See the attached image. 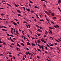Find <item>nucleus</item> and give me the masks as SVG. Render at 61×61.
Segmentation results:
<instances>
[{
  "label": "nucleus",
  "mask_w": 61,
  "mask_h": 61,
  "mask_svg": "<svg viewBox=\"0 0 61 61\" xmlns=\"http://www.w3.org/2000/svg\"><path fill=\"white\" fill-rule=\"evenodd\" d=\"M13 24H14V25H15V26H16V25H17V23L15 22H13Z\"/></svg>",
  "instance_id": "nucleus-1"
},
{
  "label": "nucleus",
  "mask_w": 61,
  "mask_h": 61,
  "mask_svg": "<svg viewBox=\"0 0 61 61\" xmlns=\"http://www.w3.org/2000/svg\"><path fill=\"white\" fill-rule=\"evenodd\" d=\"M37 31H39V32H42V30H41L40 29H38Z\"/></svg>",
  "instance_id": "nucleus-2"
},
{
  "label": "nucleus",
  "mask_w": 61,
  "mask_h": 61,
  "mask_svg": "<svg viewBox=\"0 0 61 61\" xmlns=\"http://www.w3.org/2000/svg\"><path fill=\"white\" fill-rule=\"evenodd\" d=\"M51 15L52 16H54V13L53 12L51 13Z\"/></svg>",
  "instance_id": "nucleus-3"
},
{
  "label": "nucleus",
  "mask_w": 61,
  "mask_h": 61,
  "mask_svg": "<svg viewBox=\"0 0 61 61\" xmlns=\"http://www.w3.org/2000/svg\"><path fill=\"white\" fill-rule=\"evenodd\" d=\"M19 13H21V11L19 10H16Z\"/></svg>",
  "instance_id": "nucleus-4"
},
{
  "label": "nucleus",
  "mask_w": 61,
  "mask_h": 61,
  "mask_svg": "<svg viewBox=\"0 0 61 61\" xmlns=\"http://www.w3.org/2000/svg\"><path fill=\"white\" fill-rule=\"evenodd\" d=\"M17 46H19V47H20L21 46L20 45H19V44L18 43H17Z\"/></svg>",
  "instance_id": "nucleus-5"
},
{
  "label": "nucleus",
  "mask_w": 61,
  "mask_h": 61,
  "mask_svg": "<svg viewBox=\"0 0 61 61\" xmlns=\"http://www.w3.org/2000/svg\"><path fill=\"white\" fill-rule=\"evenodd\" d=\"M37 42V43H40V41L39 40H38Z\"/></svg>",
  "instance_id": "nucleus-6"
},
{
  "label": "nucleus",
  "mask_w": 61,
  "mask_h": 61,
  "mask_svg": "<svg viewBox=\"0 0 61 61\" xmlns=\"http://www.w3.org/2000/svg\"><path fill=\"white\" fill-rule=\"evenodd\" d=\"M30 45V43L28 42V43H27V45Z\"/></svg>",
  "instance_id": "nucleus-7"
},
{
  "label": "nucleus",
  "mask_w": 61,
  "mask_h": 61,
  "mask_svg": "<svg viewBox=\"0 0 61 61\" xmlns=\"http://www.w3.org/2000/svg\"><path fill=\"white\" fill-rule=\"evenodd\" d=\"M16 33L17 34H19V33L18 32V31H17V30L16 31Z\"/></svg>",
  "instance_id": "nucleus-8"
},
{
  "label": "nucleus",
  "mask_w": 61,
  "mask_h": 61,
  "mask_svg": "<svg viewBox=\"0 0 61 61\" xmlns=\"http://www.w3.org/2000/svg\"><path fill=\"white\" fill-rule=\"evenodd\" d=\"M34 20L35 21V22H37V20H36V19H34Z\"/></svg>",
  "instance_id": "nucleus-9"
},
{
  "label": "nucleus",
  "mask_w": 61,
  "mask_h": 61,
  "mask_svg": "<svg viewBox=\"0 0 61 61\" xmlns=\"http://www.w3.org/2000/svg\"><path fill=\"white\" fill-rule=\"evenodd\" d=\"M36 16H37V18H39V17H38V15L37 14L36 15Z\"/></svg>",
  "instance_id": "nucleus-10"
},
{
  "label": "nucleus",
  "mask_w": 61,
  "mask_h": 61,
  "mask_svg": "<svg viewBox=\"0 0 61 61\" xmlns=\"http://www.w3.org/2000/svg\"><path fill=\"white\" fill-rule=\"evenodd\" d=\"M49 28H50V29H54V28H52L50 27H49Z\"/></svg>",
  "instance_id": "nucleus-11"
},
{
  "label": "nucleus",
  "mask_w": 61,
  "mask_h": 61,
  "mask_svg": "<svg viewBox=\"0 0 61 61\" xmlns=\"http://www.w3.org/2000/svg\"><path fill=\"white\" fill-rule=\"evenodd\" d=\"M21 46H24V43H21Z\"/></svg>",
  "instance_id": "nucleus-12"
},
{
  "label": "nucleus",
  "mask_w": 61,
  "mask_h": 61,
  "mask_svg": "<svg viewBox=\"0 0 61 61\" xmlns=\"http://www.w3.org/2000/svg\"><path fill=\"white\" fill-rule=\"evenodd\" d=\"M58 9H59V10L60 11V12H61V10H60V8L58 7Z\"/></svg>",
  "instance_id": "nucleus-13"
},
{
  "label": "nucleus",
  "mask_w": 61,
  "mask_h": 61,
  "mask_svg": "<svg viewBox=\"0 0 61 61\" xmlns=\"http://www.w3.org/2000/svg\"><path fill=\"white\" fill-rule=\"evenodd\" d=\"M38 46L40 48H41V45H40L39 44L38 45Z\"/></svg>",
  "instance_id": "nucleus-14"
},
{
  "label": "nucleus",
  "mask_w": 61,
  "mask_h": 61,
  "mask_svg": "<svg viewBox=\"0 0 61 61\" xmlns=\"http://www.w3.org/2000/svg\"><path fill=\"white\" fill-rule=\"evenodd\" d=\"M26 9L27 10V11H30V9H27V8H26Z\"/></svg>",
  "instance_id": "nucleus-15"
},
{
  "label": "nucleus",
  "mask_w": 61,
  "mask_h": 61,
  "mask_svg": "<svg viewBox=\"0 0 61 61\" xmlns=\"http://www.w3.org/2000/svg\"><path fill=\"white\" fill-rule=\"evenodd\" d=\"M56 40V41H57V42H58L59 43V42H60V41H59L58 40Z\"/></svg>",
  "instance_id": "nucleus-16"
},
{
  "label": "nucleus",
  "mask_w": 61,
  "mask_h": 61,
  "mask_svg": "<svg viewBox=\"0 0 61 61\" xmlns=\"http://www.w3.org/2000/svg\"><path fill=\"white\" fill-rule=\"evenodd\" d=\"M41 41H42V42H44V41H45L44 40H43V39H41Z\"/></svg>",
  "instance_id": "nucleus-17"
},
{
  "label": "nucleus",
  "mask_w": 61,
  "mask_h": 61,
  "mask_svg": "<svg viewBox=\"0 0 61 61\" xmlns=\"http://www.w3.org/2000/svg\"><path fill=\"white\" fill-rule=\"evenodd\" d=\"M49 31H50L51 33V34H52V31L50 30H49Z\"/></svg>",
  "instance_id": "nucleus-18"
},
{
  "label": "nucleus",
  "mask_w": 61,
  "mask_h": 61,
  "mask_svg": "<svg viewBox=\"0 0 61 61\" xmlns=\"http://www.w3.org/2000/svg\"><path fill=\"white\" fill-rule=\"evenodd\" d=\"M11 41H12L13 42H14V43H15V41H14L13 40V39H11Z\"/></svg>",
  "instance_id": "nucleus-19"
},
{
  "label": "nucleus",
  "mask_w": 61,
  "mask_h": 61,
  "mask_svg": "<svg viewBox=\"0 0 61 61\" xmlns=\"http://www.w3.org/2000/svg\"><path fill=\"white\" fill-rule=\"evenodd\" d=\"M32 46H35V44L33 43H32Z\"/></svg>",
  "instance_id": "nucleus-20"
},
{
  "label": "nucleus",
  "mask_w": 61,
  "mask_h": 61,
  "mask_svg": "<svg viewBox=\"0 0 61 61\" xmlns=\"http://www.w3.org/2000/svg\"><path fill=\"white\" fill-rule=\"evenodd\" d=\"M53 19H56V17H53Z\"/></svg>",
  "instance_id": "nucleus-21"
},
{
  "label": "nucleus",
  "mask_w": 61,
  "mask_h": 61,
  "mask_svg": "<svg viewBox=\"0 0 61 61\" xmlns=\"http://www.w3.org/2000/svg\"><path fill=\"white\" fill-rule=\"evenodd\" d=\"M37 50H38L39 51H40V52H41V50H40L39 49H38Z\"/></svg>",
  "instance_id": "nucleus-22"
},
{
  "label": "nucleus",
  "mask_w": 61,
  "mask_h": 61,
  "mask_svg": "<svg viewBox=\"0 0 61 61\" xmlns=\"http://www.w3.org/2000/svg\"><path fill=\"white\" fill-rule=\"evenodd\" d=\"M15 29H14V31H13L14 33H15Z\"/></svg>",
  "instance_id": "nucleus-23"
},
{
  "label": "nucleus",
  "mask_w": 61,
  "mask_h": 61,
  "mask_svg": "<svg viewBox=\"0 0 61 61\" xmlns=\"http://www.w3.org/2000/svg\"><path fill=\"white\" fill-rule=\"evenodd\" d=\"M40 21H44V20L42 19L41 20H40Z\"/></svg>",
  "instance_id": "nucleus-24"
},
{
  "label": "nucleus",
  "mask_w": 61,
  "mask_h": 61,
  "mask_svg": "<svg viewBox=\"0 0 61 61\" xmlns=\"http://www.w3.org/2000/svg\"><path fill=\"white\" fill-rule=\"evenodd\" d=\"M37 35H38V36H41V34H37Z\"/></svg>",
  "instance_id": "nucleus-25"
},
{
  "label": "nucleus",
  "mask_w": 61,
  "mask_h": 61,
  "mask_svg": "<svg viewBox=\"0 0 61 61\" xmlns=\"http://www.w3.org/2000/svg\"><path fill=\"white\" fill-rule=\"evenodd\" d=\"M15 6H16V7H17V5H16V4H15Z\"/></svg>",
  "instance_id": "nucleus-26"
},
{
  "label": "nucleus",
  "mask_w": 61,
  "mask_h": 61,
  "mask_svg": "<svg viewBox=\"0 0 61 61\" xmlns=\"http://www.w3.org/2000/svg\"><path fill=\"white\" fill-rule=\"evenodd\" d=\"M2 29V30H3V31H5V29Z\"/></svg>",
  "instance_id": "nucleus-27"
},
{
  "label": "nucleus",
  "mask_w": 61,
  "mask_h": 61,
  "mask_svg": "<svg viewBox=\"0 0 61 61\" xmlns=\"http://www.w3.org/2000/svg\"><path fill=\"white\" fill-rule=\"evenodd\" d=\"M46 44L47 45V46L48 47H49V45H48V44Z\"/></svg>",
  "instance_id": "nucleus-28"
},
{
  "label": "nucleus",
  "mask_w": 61,
  "mask_h": 61,
  "mask_svg": "<svg viewBox=\"0 0 61 61\" xmlns=\"http://www.w3.org/2000/svg\"><path fill=\"white\" fill-rule=\"evenodd\" d=\"M8 36H10V35H9V34H7V33L6 34Z\"/></svg>",
  "instance_id": "nucleus-29"
},
{
  "label": "nucleus",
  "mask_w": 61,
  "mask_h": 61,
  "mask_svg": "<svg viewBox=\"0 0 61 61\" xmlns=\"http://www.w3.org/2000/svg\"><path fill=\"white\" fill-rule=\"evenodd\" d=\"M27 52L28 54L29 55H30V53L29 52L27 51Z\"/></svg>",
  "instance_id": "nucleus-30"
},
{
  "label": "nucleus",
  "mask_w": 61,
  "mask_h": 61,
  "mask_svg": "<svg viewBox=\"0 0 61 61\" xmlns=\"http://www.w3.org/2000/svg\"><path fill=\"white\" fill-rule=\"evenodd\" d=\"M43 42L44 43V44H46V41H45Z\"/></svg>",
  "instance_id": "nucleus-31"
},
{
  "label": "nucleus",
  "mask_w": 61,
  "mask_h": 61,
  "mask_svg": "<svg viewBox=\"0 0 61 61\" xmlns=\"http://www.w3.org/2000/svg\"><path fill=\"white\" fill-rule=\"evenodd\" d=\"M20 5L21 6H23V5H21V4L20 3Z\"/></svg>",
  "instance_id": "nucleus-32"
},
{
  "label": "nucleus",
  "mask_w": 61,
  "mask_h": 61,
  "mask_svg": "<svg viewBox=\"0 0 61 61\" xmlns=\"http://www.w3.org/2000/svg\"><path fill=\"white\" fill-rule=\"evenodd\" d=\"M13 59H15V57L14 56H13Z\"/></svg>",
  "instance_id": "nucleus-33"
},
{
  "label": "nucleus",
  "mask_w": 61,
  "mask_h": 61,
  "mask_svg": "<svg viewBox=\"0 0 61 61\" xmlns=\"http://www.w3.org/2000/svg\"><path fill=\"white\" fill-rule=\"evenodd\" d=\"M51 23H52V24H54V22H53L51 21Z\"/></svg>",
  "instance_id": "nucleus-34"
},
{
  "label": "nucleus",
  "mask_w": 61,
  "mask_h": 61,
  "mask_svg": "<svg viewBox=\"0 0 61 61\" xmlns=\"http://www.w3.org/2000/svg\"><path fill=\"white\" fill-rule=\"evenodd\" d=\"M49 46H53V44H51V45H49Z\"/></svg>",
  "instance_id": "nucleus-35"
},
{
  "label": "nucleus",
  "mask_w": 61,
  "mask_h": 61,
  "mask_svg": "<svg viewBox=\"0 0 61 61\" xmlns=\"http://www.w3.org/2000/svg\"><path fill=\"white\" fill-rule=\"evenodd\" d=\"M44 37H46V35H44Z\"/></svg>",
  "instance_id": "nucleus-36"
},
{
  "label": "nucleus",
  "mask_w": 61,
  "mask_h": 61,
  "mask_svg": "<svg viewBox=\"0 0 61 61\" xmlns=\"http://www.w3.org/2000/svg\"><path fill=\"white\" fill-rule=\"evenodd\" d=\"M45 48H46V50H47L48 49H47V47H46V46L45 47Z\"/></svg>",
  "instance_id": "nucleus-37"
},
{
  "label": "nucleus",
  "mask_w": 61,
  "mask_h": 61,
  "mask_svg": "<svg viewBox=\"0 0 61 61\" xmlns=\"http://www.w3.org/2000/svg\"><path fill=\"white\" fill-rule=\"evenodd\" d=\"M10 36H11L12 37H14V36H13L12 35H10Z\"/></svg>",
  "instance_id": "nucleus-38"
},
{
  "label": "nucleus",
  "mask_w": 61,
  "mask_h": 61,
  "mask_svg": "<svg viewBox=\"0 0 61 61\" xmlns=\"http://www.w3.org/2000/svg\"><path fill=\"white\" fill-rule=\"evenodd\" d=\"M54 27H55V28H56L57 27L56 26H54Z\"/></svg>",
  "instance_id": "nucleus-39"
},
{
  "label": "nucleus",
  "mask_w": 61,
  "mask_h": 61,
  "mask_svg": "<svg viewBox=\"0 0 61 61\" xmlns=\"http://www.w3.org/2000/svg\"><path fill=\"white\" fill-rule=\"evenodd\" d=\"M17 15H18V16H21V15L20 14H18Z\"/></svg>",
  "instance_id": "nucleus-40"
},
{
  "label": "nucleus",
  "mask_w": 61,
  "mask_h": 61,
  "mask_svg": "<svg viewBox=\"0 0 61 61\" xmlns=\"http://www.w3.org/2000/svg\"><path fill=\"white\" fill-rule=\"evenodd\" d=\"M11 30H12H12H14V29L13 28H11Z\"/></svg>",
  "instance_id": "nucleus-41"
},
{
  "label": "nucleus",
  "mask_w": 61,
  "mask_h": 61,
  "mask_svg": "<svg viewBox=\"0 0 61 61\" xmlns=\"http://www.w3.org/2000/svg\"><path fill=\"white\" fill-rule=\"evenodd\" d=\"M34 11H31L30 12L31 13H34Z\"/></svg>",
  "instance_id": "nucleus-42"
},
{
  "label": "nucleus",
  "mask_w": 61,
  "mask_h": 61,
  "mask_svg": "<svg viewBox=\"0 0 61 61\" xmlns=\"http://www.w3.org/2000/svg\"><path fill=\"white\" fill-rule=\"evenodd\" d=\"M39 27H40V29H42V27H41V26Z\"/></svg>",
  "instance_id": "nucleus-43"
},
{
  "label": "nucleus",
  "mask_w": 61,
  "mask_h": 61,
  "mask_svg": "<svg viewBox=\"0 0 61 61\" xmlns=\"http://www.w3.org/2000/svg\"><path fill=\"white\" fill-rule=\"evenodd\" d=\"M4 15V14H1V15H2H2Z\"/></svg>",
  "instance_id": "nucleus-44"
},
{
  "label": "nucleus",
  "mask_w": 61,
  "mask_h": 61,
  "mask_svg": "<svg viewBox=\"0 0 61 61\" xmlns=\"http://www.w3.org/2000/svg\"><path fill=\"white\" fill-rule=\"evenodd\" d=\"M37 58H39V56H37Z\"/></svg>",
  "instance_id": "nucleus-45"
},
{
  "label": "nucleus",
  "mask_w": 61,
  "mask_h": 61,
  "mask_svg": "<svg viewBox=\"0 0 61 61\" xmlns=\"http://www.w3.org/2000/svg\"><path fill=\"white\" fill-rule=\"evenodd\" d=\"M9 56L10 57H12V55H9Z\"/></svg>",
  "instance_id": "nucleus-46"
},
{
  "label": "nucleus",
  "mask_w": 61,
  "mask_h": 61,
  "mask_svg": "<svg viewBox=\"0 0 61 61\" xmlns=\"http://www.w3.org/2000/svg\"><path fill=\"white\" fill-rule=\"evenodd\" d=\"M56 26L58 27L59 28V26H58V25H56Z\"/></svg>",
  "instance_id": "nucleus-47"
},
{
  "label": "nucleus",
  "mask_w": 61,
  "mask_h": 61,
  "mask_svg": "<svg viewBox=\"0 0 61 61\" xmlns=\"http://www.w3.org/2000/svg\"><path fill=\"white\" fill-rule=\"evenodd\" d=\"M35 8H38V7H37L36 6H35Z\"/></svg>",
  "instance_id": "nucleus-48"
},
{
  "label": "nucleus",
  "mask_w": 61,
  "mask_h": 61,
  "mask_svg": "<svg viewBox=\"0 0 61 61\" xmlns=\"http://www.w3.org/2000/svg\"><path fill=\"white\" fill-rule=\"evenodd\" d=\"M14 35H16V36H18V35L16 34V33H14Z\"/></svg>",
  "instance_id": "nucleus-49"
},
{
  "label": "nucleus",
  "mask_w": 61,
  "mask_h": 61,
  "mask_svg": "<svg viewBox=\"0 0 61 61\" xmlns=\"http://www.w3.org/2000/svg\"><path fill=\"white\" fill-rule=\"evenodd\" d=\"M7 5H9V6H10V5H9V4H8V3H7Z\"/></svg>",
  "instance_id": "nucleus-50"
},
{
  "label": "nucleus",
  "mask_w": 61,
  "mask_h": 61,
  "mask_svg": "<svg viewBox=\"0 0 61 61\" xmlns=\"http://www.w3.org/2000/svg\"><path fill=\"white\" fill-rule=\"evenodd\" d=\"M0 27L1 28H3V26H0Z\"/></svg>",
  "instance_id": "nucleus-51"
},
{
  "label": "nucleus",
  "mask_w": 61,
  "mask_h": 61,
  "mask_svg": "<svg viewBox=\"0 0 61 61\" xmlns=\"http://www.w3.org/2000/svg\"><path fill=\"white\" fill-rule=\"evenodd\" d=\"M26 50H29V49H28V48H27Z\"/></svg>",
  "instance_id": "nucleus-52"
},
{
  "label": "nucleus",
  "mask_w": 61,
  "mask_h": 61,
  "mask_svg": "<svg viewBox=\"0 0 61 61\" xmlns=\"http://www.w3.org/2000/svg\"><path fill=\"white\" fill-rule=\"evenodd\" d=\"M55 45H57V44L56 43H55Z\"/></svg>",
  "instance_id": "nucleus-53"
},
{
  "label": "nucleus",
  "mask_w": 61,
  "mask_h": 61,
  "mask_svg": "<svg viewBox=\"0 0 61 61\" xmlns=\"http://www.w3.org/2000/svg\"><path fill=\"white\" fill-rule=\"evenodd\" d=\"M26 53L27 55H28V53H27V52H26Z\"/></svg>",
  "instance_id": "nucleus-54"
},
{
  "label": "nucleus",
  "mask_w": 61,
  "mask_h": 61,
  "mask_svg": "<svg viewBox=\"0 0 61 61\" xmlns=\"http://www.w3.org/2000/svg\"><path fill=\"white\" fill-rule=\"evenodd\" d=\"M29 5L30 6H31V5L30 4V3H29Z\"/></svg>",
  "instance_id": "nucleus-55"
},
{
  "label": "nucleus",
  "mask_w": 61,
  "mask_h": 61,
  "mask_svg": "<svg viewBox=\"0 0 61 61\" xmlns=\"http://www.w3.org/2000/svg\"><path fill=\"white\" fill-rule=\"evenodd\" d=\"M10 47H13V46H12V45H10Z\"/></svg>",
  "instance_id": "nucleus-56"
},
{
  "label": "nucleus",
  "mask_w": 61,
  "mask_h": 61,
  "mask_svg": "<svg viewBox=\"0 0 61 61\" xmlns=\"http://www.w3.org/2000/svg\"><path fill=\"white\" fill-rule=\"evenodd\" d=\"M0 43H1V44H3V42L1 41H0Z\"/></svg>",
  "instance_id": "nucleus-57"
},
{
  "label": "nucleus",
  "mask_w": 61,
  "mask_h": 61,
  "mask_svg": "<svg viewBox=\"0 0 61 61\" xmlns=\"http://www.w3.org/2000/svg\"><path fill=\"white\" fill-rule=\"evenodd\" d=\"M9 55H11V52H9Z\"/></svg>",
  "instance_id": "nucleus-58"
},
{
  "label": "nucleus",
  "mask_w": 61,
  "mask_h": 61,
  "mask_svg": "<svg viewBox=\"0 0 61 61\" xmlns=\"http://www.w3.org/2000/svg\"><path fill=\"white\" fill-rule=\"evenodd\" d=\"M24 56H25V58H26V55H25Z\"/></svg>",
  "instance_id": "nucleus-59"
},
{
  "label": "nucleus",
  "mask_w": 61,
  "mask_h": 61,
  "mask_svg": "<svg viewBox=\"0 0 61 61\" xmlns=\"http://www.w3.org/2000/svg\"><path fill=\"white\" fill-rule=\"evenodd\" d=\"M45 53H46V54H48V53L46 51H45Z\"/></svg>",
  "instance_id": "nucleus-60"
},
{
  "label": "nucleus",
  "mask_w": 61,
  "mask_h": 61,
  "mask_svg": "<svg viewBox=\"0 0 61 61\" xmlns=\"http://www.w3.org/2000/svg\"><path fill=\"white\" fill-rule=\"evenodd\" d=\"M23 8L24 10H25V7H23Z\"/></svg>",
  "instance_id": "nucleus-61"
},
{
  "label": "nucleus",
  "mask_w": 61,
  "mask_h": 61,
  "mask_svg": "<svg viewBox=\"0 0 61 61\" xmlns=\"http://www.w3.org/2000/svg\"><path fill=\"white\" fill-rule=\"evenodd\" d=\"M23 23H27V22H25V21H23Z\"/></svg>",
  "instance_id": "nucleus-62"
},
{
  "label": "nucleus",
  "mask_w": 61,
  "mask_h": 61,
  "mask_svg": "<svg viewBox=\"0 0 61 61\" xmlns=\"http://www.w3.org/2000/svg\"><path fill=\"white\" fill-rule=\"evenodd\" d=\"M47 15H50V14L49 13H48V12L47 13Z\"/></svg>",
  "instance_id": "nucleus-63"
},
{
  "label": "nucleus",
  "mask_w": 61,
  "mask_h": 61,
  "mask_svg": "<svg viewBox=\"0 0 61 61\" xmlns=\"http://www.w3.org/2000/svg\"><path fill=\"white\" fill-rule=\"evenodd\" d=\"M16 49L17 50H18V47H17L16 48Z\"/></svg>",
  "instance_id": "nucleus-64"
}]
</instances>
